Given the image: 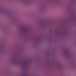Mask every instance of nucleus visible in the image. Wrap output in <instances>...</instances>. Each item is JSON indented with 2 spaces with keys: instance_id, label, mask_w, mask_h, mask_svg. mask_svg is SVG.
Returning a JSON list of instances; mask_svg holds the SVG:
<instances>
[{
  "instance_id": "f257e3e1",
  "label": "nucleus",
  "mask_w": 76,
  "mask_h": 76,
  "mask_svg": "<svg viewBox=\"0 0 76 76\" xmlns=\"http://www.w3.org/2000/svg\"><path fill=\"white\" fill-rule=\"evenodd\" d=\"M14 63H16V62L15 61H14Z\"/></svg>"
},
{
  "instance_id": "f03ea898",
  "label": "nucleus",
  "mask_w": 76,
  "mask_h": 76,
  "mask_svg": "<svg viewBox=\"0 0 76 76\" xmlns=\"http://www.w3.org/2000/svg\"><path fill=\"white\" fill-rule=\"evenodd\" d=\"M25 3H26V2H25Z\"/></svg>"
}]
</instances>
